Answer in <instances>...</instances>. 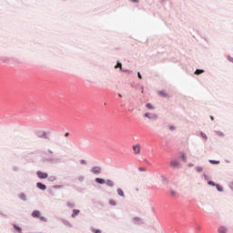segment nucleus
I'll return each mask as SVG.
<instances>
[{"mask_svg": "<svg viewBox=\"0 0 233 233\" xmlns=\"http://www.w3.org/2000/svg\"><path fill=\"white\" fill-rule=\"evenodd\" d=\"M36 175L39 177V179H46V178H48V173H45V172H42V171H37Z\"/></svg>", "mask_w": 233, "mask_h": 233, "instance_id": "f257e3e1", "label": "nucleus"}, {"mask_svg": "<svg viewBox=\"0 0 233 233\" xmlns=\"http://www.w3.org/2000/svg\"><path fill=\"white\" fill-rule=\"evenodd\" d=\"M133 151H134V154H136V155L141 154V145H139V144L134 145Z\"/></svg>", "mask_w": 233, "mask_h": 233, "instance_id": "f03ea898", "label": "nucleus"}, {"mask_svg": "<svg viewBox=\"0 0 233 233\" xmlns=\"http://www.w3.org/2000/svg\"><path fill=\"white\" fill-rule=\"evenodd\" d=\"M91 172L93 174H101V167H92Z\"/></svg>", "mask_w": 233, "mask_h": 233, "instance_id": "7ed1b4c3", "label": "nucleus"}, {"mask_svg": "<svg viewBox=\"0 0 233 233\" xmlns=\"http://www.w3.org/2000/svg\"><path fill=\"white\" fill-rule=\"evenodd\" d=\"M36 187L40 190H46V186L45 184L41 183V182L36 183Z\"/></svg>", "mask_w": 233, "mask_h": 233, "instance_id": "20e7f679", "label": "nucleus"}, {"mask_svg": "<svg viewBox=\"0 0 233 233\" xmlns=\"http://www.w3.org/2000/svg\"><path fill=\"white\" fill-rule=\"evenodd\" d=\"M106 180L103 179V178H99V177H96V182L98 183L99 185H105Z\"/></svg>", "mask_w": 233, "mask_h": 233, "instance_id": "39448f33", "label": "nucleus"}, {"mask_svg": "<svg viewBox=\"0 0 233 233\" xmlns=\"http://www.w3.org/2000/svg\"><path fill=\"white\" fill-rule=\"evenodd\" d=\"M116 192H117L118 196H120V198H125V192L123 191V189L118 188L116 190Z\"/></svg>", "mask_w": 233, "mask_h": 233, "instance_id": "423d86ee", "label": "nucleus"}, {"mask_svg": "<svg viewBox=\"0 0 233 233\" xmlns=\"http://www.w3.org/2000/svg\"><path fill=\"white\" fill-rule=\"evenodd\" d=\"M39 216H41V213H40L38 210H35V211L32 213V217H33V218H39Z\"/></svg>", "mask_w": 233, "mask_h": 233, "instance_id": "0eeeda50", "label": "nucleus"}, {"mask_svg": "<svg viewBox=\"0 0 233 233\" xmlns=\"http://www.w3.org/2000/svg\"><path fill=\"white\" fill-rule=\"evenodd\" d=\"M218 233H227V228L222 226V227L218 228Z\"/></svg>", "mask_w": 233, "mask_h": 233, "instance_id": "6e6552de", "label": "nucleus"}, {"mask_svg": "<svg viewBox=\"0 0 233 233\" xmlns=\"http://www.w3.org/2000/svg\"><path fill=\"white\" fill-rule=\"evenodd\" d=\"M158 96H161L162 97H169L168 94H167L165 91H159Z\"/></svg>", "mask_w": 233, "mask_h": 233, "instance_id": "1a4fd4ad", "label": "nucleus"}, {"mask_svg": "<svg viewBox=\"0 0 233 233\" xmlns=\"http://www.w3.org/2000/svg\"><path fill=\"white\" fill-rule=\"evenodd\" d=\"M170 167H179V162L176 161V160H173L170 162Z\"/></svg>", "mask_w": 233, "mask_h": 233, "instance_id": "9d476101", "label": "nucleus"}, {"mask_svg": "<svg viewBox=\"0 0 233 233\" xmlns=\"http://www.w3.org/2000/svg\"><path fill=\"white\" fill-rule=\"evenodd\" d=\"M106 185L107 187H114V181L108 179V180L106 181Z\"/></svg>", "mask_w": 233, "mask_h": 233, "instance_id": "9b49d317", "label": "nucleus"}, {"mask_svg": "<svg viewBox=\"0 0 233 233\" xmlns=\"http://www.w3.org/2000/svg\"><path fill=\"white\" fill-rule=\"evenodd\" d=\"M79 215V209H74L73 210V214H72V218H76V216Z\"/></svg>", "mask_w": 233, "mask_h": 233, "instance_id": "f8f14e48", "label": "nucleus"}, {"mask_svg": "<svg viewBox=\"0 0 233 233\" xmlns=\"http://www.w3.org/2000/svg\"><path fill=\"white\" fill-rule=\"evenodd\" d=\"M109 205H111V207H116V205H117V203L116 202V200L110 199L109 200Z\"/></svg>", "mask_w": 233, "mask_h": 233, "instance_id": "ddd939ff", "label": "nucleus"}, {"mask_svg": "<svg viewBox=\"0 0 233 233\" xmlns=\"http://www.w3.org/2000/svg\"><path fill=\"white\" fill-rule=\"evenodd\" d=\"M146 106H147V108H148L149 110H154V106H152V104H150V103H147V104L146 105Z\"/></svg>", "mask_w": 233, "mask_h": 233, "instance_id": "4468645a", "label": "nucleus"}, {"mask_svg": "<svg viewBox=\"0 0 233 233\" xmlns=\"http://www.w3.org/2000/svg\"><path fill=\"white\" fill-rule=\"evenodd\" d=\"M203 72H205V71L202 70V69H197V70L195 71V74H196L197 76H199V74H203Z\"/></svg>", "mask_w": 233, "mask_h": 233, "instance_id": "2eb2a0df", "label": "nucleus"}, {"mask_svg": "<svg viewBox=\"0 0 233 233\" xmlns=\"http://www.w3.org/2000/svg\"><path fill=\"white\" fill-rule=\"evenodd\" d=\"M209 163H211V165H219V161L218 160H209Z\"/></svg>", "mask_w": 233, "mask_h": 233, "instance_id": "dca6fc26", "label": "nucleus"}, {"mask_svg": "<svg viewBox=\"0 0 233 233\" xmlns=\"http://www.w3.org/2000/svg\"><path fill=\"white\" fill-rule=\"evenodd\" d=\"M115 68H120L121 70V68H123V65H121L120 62H117L116 66H115Z\"/></svg>", "mask_w": 233, "mask_h": 233, "instance_id": "f3484780", "label": "nucleus"}, {"mask_svg": "<svg viewBox=\"0 0 233 233\" xmlns=\"http://www.w3.org/2000/svg\"><path fill=\"white\" fill-rule=\"evenodd\" d=\"M216 187H217V190H218V192H223V187H221V186L217 185Z\"/></svg>", "mask_w": 233, "mask_h": 233, "instance_id": "a211bd4d", "label": "nucleus"}, {"mask_svg": "<svg viewBox=\"0 0 233 233\" xmlns=\"http://www.w3.org/2000/svg\"><path fill=\"white\" fill-rule=\"evenodd\" d=\"M195 169L197 170V172H203V167H195Z\"/></svg>", "mask_w": 233, "mask_h": 233, "instance_id": "6ab92c4d", "label": "nucleus"}, {"mask_svg": "<svg viewBox=\"0 0 233 233\" xmlns=\"http://www.w3.org/2000/svg\"><path fill=\"white\" fill-rule=\"evenodd\" d=\"M14 228L17 230V232H21V228L17 227V225H14Z\"/></svg>", "mask_w": 233, "mask_h": 233, "instance_id": "aec40b11", "label": "nucleus"}, {"mask_svg": "<svg viewBox=\"0 0 233 233\" xmlns=\"http://www.w3.org/2000/svg\"><path fill=\"white\" fill-rule=\"evenodd\" d=\"M145 117H147V119H152V117L150 116V113H146Z\"/></svg>", "mask_w": 233, "mask_h": 233, "instance_id": "412c9836", "label": "nucleus"}, {"mask_svg": "<svg viewBox=\"0 0 233 233\" xmlns=\"http://www.w3.org/2000/svg\"><path fill=\"white\" fill-rule=\"evenodd\" d=\"M138 170L140 172H147V167H139Z\"/></svg>", "mask_w": 233, "mask_h": 233, "instance_id": "4be33fe9", "label": "nucleus"}, {"mask_svg": "<svg viewBox=\"0 0 233 233\" xmlns=\"http://www.w3.org/2000/svg\"><path fill=\"white\" fill-rule=\"evenodd\" d=\"M208 185H211V187L217 186L216 183H214V181H208Z\"/></svg>", "mask_w": 233, "mask_h": 233, "instance_id": "5701e85b", "label": "nucleus"}, {"mask_svg": "<svg viewBox=\"0 0 233 233\" xmlns=\"http://www.w3.org/2000/svg\"><path fill=\"white\" fill-rule=\"evenodd\" d=\"M92 232H94V233H101V230L93 228V229H92Z\"/></svg>", "mask_w": 233, "mask_h": 233, "instance_id": "b1692460", "label": "nucleus"}, {"mask_svg": "<svg viewBox=\"0 0 233 233\" xmlns=\"http://www.w3.org/2000/svg\"><path fill=\"white\" fill-rule=\"evenodd\" d=\"M201 137H203V139H208L207 135H206V134H204V133H201Z\"/></svg>", "mask_w": 233, "mask_h": 233, "instance_id": "393cba45", "label": "nucleus"}, {"mask_svg": "<svg viewBox=\"0 0 233 233\" xmlns=\"http://www.w3.org/2000/svg\"><path fill=\"white\" fill-rule=\"evenodd\" d=\"M171 196H177V192L171 190Z\"/></svg>", "mask_w": 233, "mask_h": 233, "instance_id": "a878e982", "label": "nucleus"}, {"mask_svg": "<svg viewBox=\"0 0 233 233\" xmlns=\"http://www.w3.org/2000/svg\"><path fill=\"white\" fill-rule=\"evenodd\" d=\"M182 159H183V161H185V163H187V156L182 155Z\"/></svg>", "mask_w": 233, "mask_h": 233, "instance_id": "bb28decb", "label": "nucleus"}, {"mask_svg": "<svg viewBox=\"0 0 233 233\" xmlns=\"http://www.w3.org/2000/svg\"><path fill=\"white\" fill-rule=\"evenodd\" d=\"M228 61H229L230 63H233V57L228 56Z\"/></svg>", "mask_w": 233, "mask_h": 233, "instance_id": "cd10ccee", "label": "nucleus"}, {"mask_svg": "<svg viewBox=\"0 0 233 233\" xmlns=\"http://www.w3.org/2000/svg\"><path fill=\"white\" fill-rule=\"evenodd\" d=\"M169 130H176V127L170 126V127H169Z\"/></svg>", "mask_w": 233, "mask_h": 233, "instance_id": "c85d7f7f", "label": "nucleus"}, {"mask_svg": "<svg viewBox=\"0 0 233 233\" xmlns=\"http://www.w3.org/2000/svg\"><path fill=\"white\" fill-rule=\"evenodd\" d=\"M41 221H46V218L45 217H40Z\"/></svg>", "mask_w": 233, "mask_h": 233, "instance_id": "c756f323", "label": "nucleus"}, {"mask_svg": "<svg viewBox=\"0 0 233 233\" xmlns=\"http://www.w3.org/2000/svg\"><path fill=\"white\" fill-rule=\"evenodd\" d=\"M139 79H143V76H141V73H138Z\"/></svg>", "mask_w": 233, "mask_h": 233, "instance_id": "7c9ffc66", "label": "nucleus"}, {"mask_svg": "<svg viewBox=\"0 0 233 233\" xmlns=\"http://www.w3.org/2000/svg\"><path fill=\"white\" fill-rule=\"evenodd\" d=\"M197 230H201V227H198V228H197Z\"/></svg>", "mask_w": 233, "mask_h": 233, "instance_id": "2f4dec72", "label": "nucleus"}, {"mask_svg": "<svg viewBox=\"0 0 233 233\" xmlns=\"http://www.w3.org/2000/svg\"><path fill=\"white\" fill-rule=\"evenodd\" d=\"M133 1V3H137V0H132Z\"/></svg>", "mask_w": 233, "mask_h": 233, "instance_id": "473e14b6", "label": "nucleus"}, {"mask_svg": "<svg viewBox=\"0 0 233 233\" xmlns=\"http://www.w3.org/2000/svg\"><path fill=\"white\" fill-rule=\"evenodd\" d=\"M82 165H85V160H82Z\"/></svg>", "mask_w": 233, "mask_h": 233, "instance_id": "72a5a7b5", "label": "nucleus"}, {"mask_svg": "<svg viewBox=\"0 0 233 233\" xmlns=\"http://www.w3.org/2000/svg\"><path fill=\"white\" fill-rule=\"evenodd\" d=\"M211 120L214 121V116H211Z\"/></svg>", "mask_w": 233, "mask_h": 233, "instance_id": "f704fd0d", "label": "nucleus"}, {"mask_svg": "<svg viewBox=\"0 0 233 233\" xmlns=\"http://www.w3.org/2000/svg\"><path fill=\"white\" fill-rule=\"evenodd\" d=\"M154 117H155V119H157V116H155Z\"/></svg>", "mask_w": 233, "mask_h": 233, "instance_id": "c9c22d12", "label": "nucleus"}]
</instances>
